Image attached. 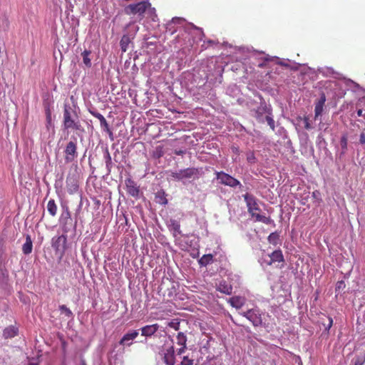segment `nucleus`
<instances>
[{
	"mask_svg": "<svg viewBox=\"0 0 365 365\" xmlns=\"http://www.w3.org/2000/svg\"><path fill=\"white\" fill-rule=\"evenodd\" d=\"M124 12L127 15H138L140 20L147 14L153 21H155L157 14L155 9L152 7L151 4L147 1H143L136 4L128 5L124 9Z\"/></svg>",
	"mask_w": 365,
	"mask_h": 365,
	"instance_id": "obj_1",
	"label": "nucleus"
},
{
	"mask_svg": "<svg viewBox=\"0 0 365 365\" xmlns=\"http://www.w3.org/2000/svg\"><path fill=\"white\" fill-rule=\"evenodd\" d=\"M243 197L246 202L248 212L252 217L255 218L256 222H261L266 225L274 223L273 220L270 217H266L260 214L261 209L258 200L253 195L246 193L243 195Z\"/></svg>",
	"mask_w": 365,
	"mask_h": 365,
	"instance_id": "obj_2",
	"label": "nucleus"
},
{
	"mask_svg": "<svg viewBox=\"0 0 365 365\" xmlns=\"http://www.w3.org/2000/svg\"><path fill=\"white\" fill-rule=\"evenodd\" d=\"M63 124L66 130H83L81 123L78 120L76 113L72 110L71 106L67 105H65L63 109Z\"/></svg>",
	"mask_w": 365,
	"mask_h": 365,
	"instance_id": "obj_3",
	"label": "nucleus"
},
{
	"mask_svg": "<svg viewBox=\"0 0 365 365\" xmlns=\"http://www.w3.org/2000/svg\"><path fill=\"white\" fill-rule=\"evenodd\" d=\"M200 172L197 168H187L176 172H171L170 177L172 180L182 181L187 179H197Z\"/></svg>",
	"mask_w": 365,
	"mask_h": 365,
	"instance_id": "obj_4",
	"label": "nucleus"
},
{
	"mask_svg": "<svg viewBox=\"0 0 365 365\" xmlns=\"http://www.w3.org/2000/svg\"><path fill=\"white\" fill-rule=\"evenodd\" d=\"M52 247L56 254L63 256L67 249V236L61 235L52 238Z\"/></svg>",
	"mask_w": 365,
	"mask_h": 365,
	"instance_id": "obj_5",
	"label": "nucleus"
},
{
	"mask_svg": "<svg viewBox=\"0 0 365 365\" xmlns=\"http://www.w3.org/2000/svg\"><path fill=\"white\" fill-rule=\"evenodd\" d=\"M160 354L162 356L163 360L166 365L175 364V349L173 345H165L161 349Z\"/></svg>",
	"mask_w": 365,
	"mask_h": 365,
	"instance_id": "obj_6",
	"label": "nucleus"
},
{
	"mask_svg": "<svg viewBox=\"0 0 365 365\" xmlns=\"http://www.w3.org/2000/svg\"><path fill=\"white\" fill-rule=\"evenodd\" d=\"M217 179L220 180L221 184L235 187L238 185L241 186L240 182L232 176L222 171L216 173Z\"/></svg>",
	"mask_w": 365,
	"mask_h": 365,
	"instance_id": "obj_7",
	"label": "nucleus"
},
{
	"mask_svg": "<svg viewBox=\"0 0 365 365\" xmlns=\"http://www.w3.org/2000/svg\"><path fill=\"white\" fill-rule=\"evenodd\" d=\"M65 160L67 163L73 162L77 157V145L76 142L70 141L66 146Z\"/></svg>",
	"mask_w": 365,
	"mask_h": 365,
	"instance_id": "obj_8",
	"label": "nucleus"
},
{
	"mask_svg": "<svg viewBox=\"0 0 365 365\" xmlns=\"http://www.w3.org/2000/svg\"><path fill=\"white\" fill-rule=\"evenodd\" d=\"M125 183L128 194L132 197H138L140 193V189L136 182L131 178H127L125 180Z\"/></svg>",
	"mask_w": 365,
	"mask_h": 365,
	"instance_id": "obj_9",
	"label": "nucleus"
},
{
	"mask_svg": "<svg viewBox=\"0 0 365 365\" xmlns=\"http://www.w3.org/2000/svg\"><path fill=\"white\" fill-rule=\"evenodd\" d=\"M91 114L95 118H98L100 121L101 127L103 129L105 132H106L110 138L113 139V132L109 128V125L107 123L106 119L104 118V116L98 112H91Z\"/></svg>",
	"mask_w": 365,
	"mask_h": 365,
	"instance_id": "obj_10",
	"label": "nucleus"
},
{
	"mask_svg": "<svg viewBox=\"0 0 365 365\" xmlns=\"http://www.w3.org/2000/svg\"><path fill=\"white\" fill-rule=\"evenodd\" d=\"M138 336V331L137 330L131 331L127 334H125L120 341L119 344L123 346H130L132 344V341L134 340Z\"/></svg>",
	"mask_w": 365,
	"mask_h": 365,
	"instance_id": "obj_11",
	"label": "nucleus"
},
{
	"mask_svg": "<svg viewBox=\"0 0 365 365\" xmlns=\"http://www.w3.org/2000/svg\"><path fill=\"white\" fill-rule=\"evenodd\" d=\"M19 334V328L16 326L11 325L3 330V337L5 339H12Z\"/></svg>",
	"mask_w": 365,
	"mask_h": 365,
	"instance_id": "obj_12",
	"label": "nucleus"
},
{
	"mask_svg": "<svg viewBox=\"0 0 365 365\" xmlns=\"http://www.w3.org/2000/svg\"><path fill=\"white\" fill-rule=\"evenodd\" d=\"M270 260L267 262L268 265H272L273 263L283 262L284 261V256L281 250H274L269 255Z\"/></svg>",
	"mask_w": 365,
	"mask_h": 365,
	"instance_id": "obj_13",
	"label": "nucleus"
},
{
	"mask_svg": "<svg viewBox=\"0 0 365 365\" xmlns=\"http://www.w3.org/2000/svg\"><path fill=\"white\" fill-rule=\"evenodd\" d=\"M158 324L145 326L141 329V334L145 336H151L158 330Z\"/></svg>",
	"mask_w": 365,
	"mask_h": 365,
	"instance_id": "obj_14",
	"label": "nucleus"
},
{
	"mask_svg": "<svg viewBox=\"0 0 365 365\" xmlns=\"http://www.w3.org/2000/svg\"><path fill=\"white\" fill-rule=\"evenodd\" d=\"M217 290L223 294L230 295L232 293V287L226 281L223 280L217 285Z\"/></svg>",
	"mask_w": 365,
	"mask_h": 365,
	"instance_id": "obj_15",
	"label": "nucleus"
},
{
	"mask_svg": "<svg viewBox=\"0 0 365 365\" xmlns=\"http://www.w3.org/2000/svg\"><path fill=\"white\" fill-rule=\"evenodd\" d=\"M168 228L173 232L174 237H176L178 235H181L182 233L180 222L175 220L171 219L170 220Z\"/></svg>",
	"mask_w": 365,
	"mask_h": 365,
	"instance_id": "obj_16",
	"label": "nucleus"
},
{
	"mask_svg": "<svg viewBox=\"0 0 365 365\" xmlns=\"http://www.w3.org/2000/svg\"><path fill=\"white\" fill-rule=\"evenodd\" d=\"M66 187H67L68 192L70 194L76 192L78 190V185L77 184V182L71 178H67Z\"/></svg>",
	"mask_w": 365,
	"mask_h": 365,
	"instance_id": "obj_17",
	"label": "nucleus"
},
{
	"mask_svg": "<svg viewBox=\"0 0 365 365\" xmlns=\"http://www.w3.org/2000/svg\"><path fill=\"white\" fill-rule=\"evenodd\" d=\"M33 248V242L31 236L27 235L26 237V242L22 246V252L24 255H29L31 253Z\"/></svg>",
	"mask_w": 365,
	"mask_h": 365,
	"instance_id": "obj_18",
	"label": "nucleus"
},
{
	"mask_svg": "<svg viewBox=\"0 0 365 365\" xmlns=\"http://www.w3.org/2000/svg\"><path fill=\"white\" fill-rule=\"evenodd\" d=\"M228 302L232 307L237 309L241 308L244 304V299L238 296L231 297Z\"/></svg>",
	"mask_w": 365,
	"mask_h": 365,
	"instance_id": "obj_19",
	"label": "nucleus"
},
{
	"mask_svg": "<svg viewBox=\"0 0 365 365\" xmlns=\"http://www.w3.org/2000/svg\"><path fill=\"white\" fill-rule=\"evenodd\" d=\"M325 102V96H323L320 101L315 105L314 113H315V118L319 116L323 111V106Z\"/></svg>",
	"mask_w": 365,
	"mask_h": 365,
	"instance_id": "obj_20",
	"label": "nucleus"
},
{
	"mask_svg": "<svg viewBox=\"0 0 365 365\" xmlns=\"http://www.w3.org/2000/svg\"><path fill=\"white\" fill-rule=\"evenodd\" d=\"M47 210L52 217L56 216L58 208L53 199H51L50 200H48L47 203Z\"/></svg>",
	"mask_w": 365,
	"mask_h": 365,
	"instance_id": "obj_21",
	"label": "nucleus"
},
{
	"mask_svg": "<svg viewBox=\"0 0 365 365\" xmlns=\"http://www.w3.org/2000/svg\"><path fill=\"white\" fill-rule=\"evenodd\" d=\"M213 261V256L212 254L204 255L199 260L198 263L200 266H207Z\"/></svg>",
	"mask_w": 365,
	"mask_h": 365,
	"instance_id": "obj_22",
	"label": "nucleus"
},
{
	"mask_svg": "<svg viewBox=\"0 0 365 365\" xmlns=\"http://www.w3.org/2000/svg\"><path fill=\"white\" fill-rule=\"evenodd\" d=\"M269 243L277 245L279 241V235L277 232H272L267 237Z\"/></svg>",
	"mask_w": 365,
	"mask_h": 365,
	"instance_id": "obj_23",
	"label": "nucleus"
},
{
	"mask_svg": "<svg viewBox=\"0 0 365 365\" xmlns=\"http://www.w3.org/2000/svg\"><path fill=\"white\" fill-rule=\"evenodd\" d=\"M177 344L179 346H186L187 336L183 332H179L176 336Z\"/></svg>",
	"mask_w": 365,
	"mask_h": 365,
	"instance_id": "obj_24",
	"label": "nucleus"
},
{
	"mask_svg": "<svg viewBox=\"0 0 365 365\" xmlns=\"http://www.w3.org/2000/svg\"><path fill=\"white\" fill-rule=\"evenodd\" d=\"M249 320L252 323V324L255 327L258 326L261 323V319L258 316V314L252 310V314L249 317Z\"/></svg>",
	"mask_w": 365,
	"mask_h": 365,
	"instance_id": "obj_25",
	"label": "nucleus"
},
{
	"mask_svg": "<svg viewBox=\"0 0 365 365\" xmlns=\"http://www.w3.org/2000/svg\"><path fill=\"white\" fill-rule=\"evenodd\" d=\"M129 43H130L129 37L126 35H124L121 38L120 41V45L122 51L125 52L127 51L128 46Z\"/></svg>",
	"mask_w": 365,
	"mask_h": 365,
	"instance_id": "obj_26",
	"label": "nucleus"
},
{
	"mask_svg": "<svg viewBox=\"0 0 365 365\" xmlns=\"http://www.w3.org/2000/svg\"><path fill=\"white\" fill-rule=\"evenodd\" d=\"M91 51H87V50H85L83 53H82V56H83V63L87 66V67H91V58H89V56L91 54Z\"/></svg>",
	"mask_w": 365,
	"mask_h": 365,
	"instance_id": "obj_27",
	"label": "nucleus"
},
{
	"mask_svg": "<svg viewBox=\"0 0 365 365\" xmlns=\"http://www.w3.org/2000/svg\"><path fill=\"white\" fill-rule=\"evenodd\" d=\"M46 128L48 130L50 129L51 127H53V122L51 118V112L49 107L46 108Z\"/></svg>",
	"mask_w": 365,
	"mask_h": 365,
	"instance_id": "obj_28",
	"label": "nucleus"
},
{
	"mask_svg": "<svg viewBox=\"0 0 365 365\" xmlns=\"http://www.w3.org/2000/svg\"><path fill=\"white\" fill-rule=\"evenodd\" d=\"M59 310L61 311V314H64L66 315V317H67L68 318L73 317V312L66 305H64V304L60 305Z\"/></svg>",
	"mask_w": 365,
	"mask_h": 365,
	"instance_id": "obj_29",
	"label": "nucleus"
},
{
	"mask_svg": "<svg viewBox=\"0 0 365 365\" xmlns=\"http://www.w3.org/2000/svg\"><path fill=\"white\" fill-rule=\"evenodd\" d=\"M168 326L170 328L178 331L180 329V321L178 319H175L168 323Z\"/></svg>",
	"mask_w": 365,
	"mask_h": 365,
	"instance_id": "obj_30",
	"label": "nucleus"
},
{
	"mask_svg": "<svg viewBox=\"0 0 365 365\" xmlns=\"http://www.w3.org/2000/svg\"><path fill=\"white\" fill-rule=\"evenodd\" d=\"M247 160L250 164H254L256 163V158L254 152L250 151L247 153Z\"/></svg>",
	"mask_w": 365,
	"mask_h": 365,
	"instance_id": "obj_31",
	"label": "nucleus"
},
{
	"mask_svg": "<svg viewBox=\"0 0 365 365\" xmlns=\"http://www.w3.org/2000/svg\"><path fill=\"white\" fill-rule=\"evenodd\" d=\"M0 277L4 279H7L9 277V272L5 266L0 265Z\"/></svg>",
	"mask_w": 365,
	"mask_h": 365,
	"instance_id": "obj_32",
	"label": "nucleus"
},
{
	"mask_svg": "<svg viewBox=\"0 0 365 365\" xmlns=\"http://www.w3.org/2000/svg\"><path fill=\"white\" fill-rule=\"evenodd\" d=\"M265 118H266L267 124L269 125L270 128L272 130H274L275 125H274V120H273V118L269 115H267Z\"/></svg>",
	"mask_w": 365,
	"mask_h": 365,
	"instance_id": "obj_33",
	"label": "nucleus"
},
{
	"mask_svg": "<svg viewBox=\"0 0 365 365\" xmlns=\"http://www.w3.org/2000/svg\"><path fill=\"white\" fill-rule=\"evenodd\" d=\"M303 121H304V128L306 130H310L312 129V125H311V123L309 122V118L308 116H304L303 118H302Z\"/></svg>",
	"mask_w": 365,
	"mask_h": 365,
	"instance_id": "obj_34",
	"label": "nucleus"
},
{
	"mask_svg": "<svg viewBox=\"0 0 365 365\" xmlns=\"http://www.w3.org/2000/svg\"><path fill=\"white\" fill-rule=\"evenodd\" d=\"M193 360L189 359L187 356H184L182 358V361L180 362V365H192Z\"/></svg>",
	"mask_w": 365,
	"mask_h": 365,
	"instance_id": "obj_35",
	"label": "nucleus"
},
{
	"mask_svg": "<svg viewBox=\"0 0 365 365\" xmlns=\"http://www.w3.org/2000/svg\"><path fill=\"white\" fill-rule=\"evenodd\" d=\"M327 319H328V324H326L325 323H323V325L325 327V330L329 331L333 324V319L330 317H328Z\"/></svg>",
	"mask_w": 365,
	"mask_h": 365,
	"instance_id": "obj_36",
	"label": "nucleus"
},
{
	"mask_svg": "<svg viewBox=\"0 0 365 365\" xmlns=\"http://www.w3.org/2000/svg\"><path fill=\"white\" fill-rule=\"evenodd\" d=\"M106 165L108 166L110 164H111V157H110V155L108 152V150L106 149Z\"/></svg>",
	"mask_w": 365,
	"mask_h": 365,
	"instance_id": "obj_37",
	"label": "nucleus"
},
{
	"mask_svg": "<svg viewBox=\"0 0 365 365\" xmlns=\"http://www.w3.org/2000/svg\"><path fill=\"white\" fill-rule=\"evenodd\" d=\"M365 362V355L361 358H357L355 361L354 365H363Z\"/></svg>",
	"mask_w": 365,
	"mask_h": 365,
	"instance_id": "obj_38",
	"label": "nucleus"
},
{
	"mask_svg": "<svg viewBox=\"0 0 365 365\" xmlns=\"http://www.w3.org/2000/svg\"><path fill=\"white\" fill-rule=\"evenodd\" d=\"M186 349H187V346H180V348H179L177 350V354L178 355L182 354L185 351Z\"/></svg>",
	"mask_w": 365,
	"mask_h": 365,
	"instance_id": "obj_39",
	"label": "nucleus"
},
{
	"mask_svg": "<svg viewBox=\"0 0 365 365\" xmlns=\"http://www.w3.org/2000/svg\"><path fill=\"white\" fill-rule=\"evenodd\" d=\"M252 309H249L248 311L243 312L241 314L249 320V317L252 314Z\"/></svg>",
	"mask_w": 365,
	"mask_h": 365,
	"instance_id": "obj_40",
	"label": "nucleus"
},
{
	"mask_svg": "<svg viewBox=\"0 0 365 365\" xmlns=\"http://www.w3.org/2000/svg\"><path fill=\"white\" fill-rule=\"evenodd\" d=\"M341 147L343 148H346V145H347V140L346 138V137H343L341 138Z\"/></svg>",
	"mask_w": 365,
	"mask_h": 365,
	"instance_id": "obj_41",
	"label": "nucleus"
},
{
	"mask_svg": "<svg viewBox=\"0 0 365 365\" xmlns=\"http://www.w3.org/2000/svg\"><path fill=\"white\" fill-rule=\"evenodd\" d=\"M359 140L361 144H365V134L364 133H361Z\"/></svg>",
	"mask_w": 365,
	"mask_h": 365,
	"instance_id": "obj_42",
	"label": "nucleus"
},
{
	"mask_svg": "<svg viewBox=\"0 0 365 365\" xmlns=\"http://www.w3.org/2000/svg\"><path fill=\"white\" fill-rule=\"evenodd\" d=\"M232 152L235 153V154H239L240 153V150L237 147H232Z\"/></svg>",
	"mask_w": 365,
	"mask_h": 365,
	"instance_id": "obj_43",
	"label": "nucleus"
},
{
	"mask_svg": "<svg viewBox=\"0 0 365 365\" xmlns=\"http://www.w3.org/2000/svg\"><path fill=\"white\" fill-rule=\"evenodd\" d=\"M184 151L182 150H175V154L177 155H182L184 154Z\"/></svg>",
	"mask_w": 365,
	"mask_h": 365,
	"instance_id": "obj_44",
	"label": "nucleus"
},
{
	"mask_svg": "<svg viewBox=\"0 0 365 365\" xmlns=\"http://www.w3.org/2000/svg\"><path fill=\"white\" fill-rule=\"evenodd\" d=\"M66 216L67 218H70L71 217V214H70V212H69L68 208H66Z\"/></svg>",
	"mask_w": 365,
	"mask_h": 365,
	"instance_id": "obj_45",
	"label": "nucleus"
},
{
	"mask_svg": "<svg viewBox=\"0 0 365 365\" xmlns=\"http://www.w3.org/2000/svg\"><path fill=\"white\" fill-rule=\"evenodd\" d=\"M357 115L358 116H363L364 114H363V110L359 109L358 111H357Z\"/></svg>",
	"mask_w": 365,
	"mask_h": 365,
	"instance_id": "obj_46",
	"label": "nucleus"
},
{
	"mask_svg": "<svg viewBox=\"0 0 365 365\" xmlns=\"http://www.w3.org/2000/svg\"><path fill=\"white\" fill-rule=\"evenodd\" d=\"M162 203H163V204H165H165H167V203H168V200H167V199L164 197V198H163V202H162Z\"/></svg>",
	"mask_w": 365,
	"mask_h": 365,
	"instance_id": "obj_47",
	"label": "nucleus"
},
{
	"mask_svg": "<svg viewBox=\"0 0 365 365\" xmlns=\"http://www.w3.org/2000/svg\"><path fill=\"white\" fill-rule=\"evenodd\" d=\"M344 284V282H338V286H337V287L339 289V288L341 287V284Z\"/></svg>",
	"mask_w": 365,
	"mask_h": 365,
	"instance_id": "obj_48",
	"label": "nucleus"
},
{
	"mask_svg": "<svg viewBox=\"0 0 365 365\" xmlns=\"http://www.w3.org/2000/svg\"><path fill=\"white\" fill-rule=\"evenodd\" d=\"M257 114H258V111H257ZM257 118L259 121L262 122V120H260L259 115H257Z\"/></svg>",
	"mask_w": 365,
	"mask_h": 365,
	"instance_id": "obj_49",
	"label": "nucleus"
},
{
	"mask_svg": "<svg viewBox=\"0 0 365 365\" xmlns=\"http://www.w3.org/2000/svg\"><path fill=\"white\" fill-rule=\"evenodd\" d=\"M264 60H265V61H270V60H272V58H270V57H266V58H264Z\"/></svg>",
	"mask_w": 365,
	"mask_h": 365,
	"instance_id": "obj_50",
	"label": "nucleus"
},
{
	"mask_svg": "<svg viewBox=\"0 0 365 365\" xmlns=\"http://www.w3.org/2000/svg\"><path fill=\"white\" fill-rule=\"evenodd\" d=\"M81 365H87L84 360L81 361Z\"/></svg>",
	"mask_w": 365,
	"mask_h": 365,
	"instance_id": "obj_51",
	"label": "nucleus"
},
{
	"mask_svg": "<svg viewBox=\"0 0 365 365\" xmlns=\"http://www.w3.org/2000/svg\"><path fill=\"white\" fill-rule=\"evenodd\" d=\"M259 67H263V63L259 65Z\"/></svg>",
	"mask_w": 365,
	"mask_h": 365,
	"instance_id": "obj_52",
	"label": "nucleus"
},
{
	"mask_svg": "<svg viewBox=\"0 0 365 365\" xmlns=\"http://www.w3.org/2000/svg\"><path fill=\"white\" fill-rule=\"evenodd\" d=\"M29 365H32V364H29Z\"/></svg>",
	"mask_w": 365,
	"mask_h": 365,
	"instance_id": "obj_53",
	"label": "nucleus"
}]
</instances>
